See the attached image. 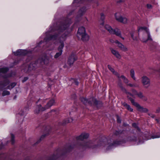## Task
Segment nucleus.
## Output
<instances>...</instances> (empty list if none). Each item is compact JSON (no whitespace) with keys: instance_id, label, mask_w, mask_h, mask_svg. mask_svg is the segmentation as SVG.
Listing matches in <instances>:
<instances>
[{"instance_id":"1","label":"nucleus","mask_w":160,"mask_h":160,"mask_svg":"<svg viewBox=\"0 0 160 160\" xmlns=\"http://www.w3.org/2000/svg\"><path fill=\"white\" fill-rule=\"evenodd\" d=\"M121 144L120 141L111 140V139H108L102 137L101 139H97L95 141L84 142L80 145L81 147L83 149L87 148L97 149L105 147L107 149H109L113 147Z\"/></svg>"},{"instance_id":"2","label":"nucleus","mask_w":160,"mask_h":160,"mask_svg":"<svg viewBox=\"0 0 160 160\" xmlns=\"http://www.w3.org/2000/svg\"><path fill=\"white\" fill-rule=\"evenodd\" d=\"M77 36L84 42L88 41L89 39V36L86 33L85 28L83 27H81L78 28Z\"/></svg>"},{"instance_id":"3","label":"nucleus","mask_w":160,"mask_h":160,"mask_svg":"<svg viewBox=\"0 0 160 160\" xmlns=\"http://www.w3.org/2000/svg\"><path fill=\"white\" fill-rule=\"evenodd\" d=\"M66 36V34H63L59 38L58 40L60 44L58 48L59 52H57L55 55L54 57L55 58H58L62 54V49L64 46V41L65 40Z\"/></svg>"},{"instance_id":"4","label":"nucleus","mask_w":160,"mask_h":160,"mask_svg":"<svg viewBox=\"0 0 160 160\" xmlns=\"http://www.w3.org/2000/svg\"><path fill=\"white\" fill-rule=\"evenodd\" d=\"M81 101L84 104H86L88 103L90 104H94L96 105L97 107L101 106L102 105V102H98L95 98H90L88 100L86 98L83 97H82L80 98Z\"/></svg>"},{"instance_id":"5","label":"nucleus","mask_w":160,"mask_h":160,"mask_svg":"<svg viewBox=\"0 0 160 160\" xmlns=\"http://www.w3.org/2000/svg\"><path fill=\"white\" fill-rule=\"evenodd\" d=\"M54 102V100L51 99L47 103L45 107H42L40 104L38 105L36 107V109L34 111L35 113L38 114L40 112H42L45 110L52 106Z\"/></svg>"},{"instance_id":"6","label":"nucleus","mask_w":160,"mask_h":160,"mask_svg":"<svg viewBox=\"0 0 160 160\" xmlns=\"http://www.w3.org/2000/svg\"><path fill=\"white\" fill-rule=\"evenodd\" d=\"M105 28L111 34H115L116 36L122 38L123 40H124V38L122 37L121 31L119 29L116 28L113 29L110 25L108 24H106L105 25Z\"/></svg>"},{"instance_id":"7","label":"nucleus","mask_w":160,"mask_h":160,"mask_svg":"<svg viewBox=\"0 0 160 160\" xmlns=\"http://www.w3.org/2000/svg\"><path fill=\"white\" fill-rule=\"evenodd\" d=\"M128 98L132 104L136 107L137 108V110L138 111L141 112L146 113L148 112V109L146 108H144L142 107L140 105L136 102L135 101L134 99L132 98H129V96H128Z\"/></svg>"},{"instance_id":"8","label":"nucleus","mask_w":160,"mask_h":160,"mask_svg":"<svg viewBox=\"0 0 160 160\" xmlns=\"http://www.w3.org/2000/svg\"><path fill=\"white\" fill-rule=\"evenodd\" d=\"M116 19L118 22L126 24L128 22V19L125 17H122L119 13H116L115 15Z\"/></svg>"},{"instance_id":"9","label":"nucleus","mask_w":160,"mask_h":160,"mask_svg":"<svg viewBox=\"0 0 160 160\" xmlns=\"http://www.w3.org/2000/svg\"><path fill=\"white\" fill-rule=\"evenodd\" d=\"M141 82L145 88H148L150 85V79L146 76H143L141 77Z\"/></svg>"},{"instance_id":"10","label":"nucleus","mask_w":160,"mask_h":160,"mask_svg":"<svg viewBox=\"0 0 160 160\" xmlns=\"http://www.w3.org/2000/svg\"><path fill=\"white\" fill-rule=\"evenodd\" d=\"M138 32H142L143 33H144V35H147L148 36V39H151V37L150 35L148 29L145 27H139L138 28Z\"/></svg>"},{"instance_id":"11","label":"nucleus","mask_w":160,"mask_h":160,"mask_svg":"<svg viewBox=\"0 0 160 160\" xmlns=\"http://www.w3.org/2000/svg\"><path fill=\"white\" fill-rule=\"evenodd\" d=\"M89 136V135L88 133H84L81 134L79 136L76 137V139L77 140L83 141L85 139L88 138Z\"/></svg>"},{"instance_id":"12","label":"nucleus","mask_w":160,"mask_h":160,"mask_svg":"<svg viewBox=\"0 0 160 160\" xmlns=\"http://www.w3.org/2000/svg\"><path fill=\"white\" fill-rule=\"evenodd\" d=\"M115 42L117 44V46L121 50L124 52H126L128 50L127 48L118 41L116 40Z\"/></svg>"},{"instance_id":"13","label":"nucleus","mask_w":160,"mask_h":160,"mask_svg":"<svg viewBox=\"0 0 160 160\" xmlns=\"http://www.w3.org/2000/svg\"><path fill=\"white\" fill-rule=\"evenodd\" d=\"M77 60V58L74 55H71L69 57L68 61V63L70 65H72L74 62Z\"/></svg>"},{"instance_id":"14","label":"nucleus","mask_w":160,"mask_h":160,"mask_svg":"<svg viewBox=\"0 0 160 160\" xmlns=\"http://www.w3.org/2000/svg\"><path fill=\"white\" fill-rule=\"evenodd\" d=\"M27 53V51L26 50L19 49L15 52L14 54L16 56L25 55Z\"/></svg>"},{"instance_id":"15","label":"nucleus","mask_w":160,"mask_h":160,"mask_svg":"<svg viewBox=\"0 0 160 160\" xmlns=\"http://www.w3.org/2000/svg\"><path fill=\"white\" fill-rule=\"evenodd\" d=\"M118 86L119 87L121 88L122 90L127 95V96L128 94L130 95L131 96H133V95L130 92H128L127 90L123 87L122 83L121 82H120L118 84Z\"/></svg>"},{"instance_id":"16","label":"nucleus","mask_w":160,"mask_h":160,"mask_svg":"<svg viewBox=\"0 0 160 160\" xmlns=\"http://www.w3.org/2000/svg\"><path fill=\"white\" fill-rule=\"evenodd\" d=\"M110 50L112 53L117 58L120 59L121 58V56L118 52L112 48H111Z\"/></svg>"},{"instance_id":"17","label":"nucleus","mask_w":160,"mask_h":160,"mask_svg":"<svg viewBox=\"0 0 160 160\" xmlns=\"http://www.w3.org/2000/svg\"><path fill=\"white\" fill-rule=\"evenodd\" d=\"M137 96L139 98L144 101H146L147 100V98L146 96H144L143 95V93L141 92H138Z\"/></svg>"},{"instance_id":"18","label":"nucleus","mask_w":160,"mask_h":160,"mask_svg":"<svg viewBox=\"0 0 160 160\" xmlns=\"http://www.w3.org/2000/svg\"><path fill=\"white\" fill-rule=\"evenodd\" d=\"M69 24H62L59 27L58 30L59 31L62 32L63 30H65L68 27H69Z\"/></svg>"},{"instance_id":"19","label":"nucleus","mask_w":160,"mask_h":160,"mask_svg":"<svg viewBox=\"0 0 160 160\" xmlns=\"http://www.w3.org/2000/svg\"><path fill=\"white\" fill-rule=\"evenodd\" d=\"M148 36L147 35H144V33H143V35L142 37V38L141 41L143 42H146L148 40L152 41V39L151 38V39H148Z\"/></svg>"},{"instance_id":"20","label":"nucleus","mask_w":160,"mask_h":160,"mask_svg":"<svg viewBox=\"0 0 160 160\" xmlns=\"http://www.w3.org/2000/svg\"><path fill=\"white\" fill-rule=\"evenodd\" d=\"M8 70V68H0V75L1 73L4 74L7 72Z\"/></svg>"},{"instance_id":"21","label":"nucleus","mask_w":160,"mask_h":160,"mask_svg":"<svg viewBox=\"0 0 160 160\" xmlns=\"http://www.w3.org/2000/svg\"><path fill=\"white\" fill-rule=\"evenodd\" d=\"M123 106L129 111L131 112H132L133 111V109L132 108L131 106L126 103H124L123 104Z\"/></svg>"},{"instance_id":"22","label":"nucleus","mask_w":160,"mask_h":160,"mask_svg":"<svg viewBox=\"0 0 160 160\" xmlns=\"http://www.w3.org/2000/svg\"><path fill=\"white\" fill-rule=\"evenodd\" d=\"M16 83L15 82L11 83L10 85L7 87V89L11 90L14 87L16 86Z\"/></svg>"},{"instance_id":"23","label":"nucleus","mask_w":160,"mask_h":160,"mask_svg":"<svg viewBox=\"0 0 160 160\" xmlns=\"http://www.w3.org/2000/svg\"><path fill=\"white\" fill-rule=\"evenodd\" d=\"M130 75L131 77L135 80H136V78L135 76V72L133 69H132L130 70Z\"/></svg>"},{"instance_id":"24","label":"nucleus","mask_w":160,"mask_h":160,"mask_svg":"<svg viewBox=\"0 0 160 160\" xmlns=\"http://www.w3.org/2000/svg\"><path fill=\"white\" fill-rule=\"evenodd\" d=\"M131 91H132V93H133V94H132V95H133V96H131L130 95L128 94V95L129 98H131L130 97H129V96H132L133 97H134V95H137V94H138V92L135 89H132Z\"/></svg>"},{"instance_id":"25","label":"nucleus","mask_w":160,"mask_h":160,"mask_svg":"<svg viewBox=\"0 0 160 160\" xmlns=\"http://www.w3.org/2000/svg\"><path fill=\"white\" fill-rule=\"evenodd\" d=\"M123 80V82L126 83H128L129 82L128 79L124 76L122 75L120 77Z\"/></svg>"},{"instance_id":"26","label":"nucleus","mask_w":160,"mask_h":160,"mask_svg":"<svg viewBox=\"0 0 160 160\" xmlns=\"http://www.w3.org/2000/svg\"><path fill=\"white\" fill-rule=\"evenodd\" d=\"M10 94V92L8 91L5 90L3 91L2 93V95L4 96L6 95H9Z\"/></svg>"},{"instance_id":"27","label":"nucleus","mask_w":160,"mask_h":160,"mask_svg":"<svg viewBox=\"0 0 160 160\" xmlns=\"http://www.w3.org/2000/svg\"><path fill=\"white\" fill-rule=\"evenodd\" d=\"M84 10L85 8H83L79 11L78 13L80 14V16H82L83 14V13L85 12V11Z\"/></svg>"},{"instance_id":"28","label":"nucleus","mask_w":160,"mask_h":160,"mask_svg":"<svg viewBox=\"0 0 160 160\" xmlns=\"http://www.w3.org/2000/svg\"><path fill=\"white\" fill-rule=\"evenodd\" d=\"M127 86H128L132 87H138L139 86L136 83H134L133 84L129 83L127 84Z\"/></svg>"},{"instance_id":"29","label":"nucleus","mask_w":160,"mask_h":160,"mask_svg":"<svg viewBox=\"0 0 160 160\" xmlns=\"http://www.w3.org/2000/svg\"><path fill=\"white\" fill-rule=\"evenodd\" d=\"M57 36L56 35H54L50 36V38H49V39L51 40H55L57 39Z\"/></svg>"},{"instance_id":"30","label":"nucleus","mask_w":160,"mask_h":160,"mask_svg":"<svg viewBox=\"0 0 160 160\" xmlns=\"http://www.w3.org/2000/svg\"><path fill=\"white\" fill-rule=\"evenodd\" d=\"M44 63L45 64H48L49 63V60L47 58H45L43 60Z\"/></svg>"},{"instance_id":"31","label":"nucleus","mask_w":160,"mask_h":160,"mask_svg":"<svg viewBox=\"0 0 160 160\" xmlns=\"http://www.w3.org/2000/svg\"><path fill=\"white\" fill-rule=\"evenodd\" d=\"M105 18V16L103 13H101V19L102 20V22L101 23L102 25H103V20Z\"/></svg>"},{"instance_id":"32","label":"nucleus","mask_w":160,"mask_h":160,"mask_svg":"<svg viewBox=\"0 0 160 160\" xmlns=\"http://www.w3.org/2000/svg\"><path fill=\"white\" fill-rule=\"evenodd\" d=\"M7 82V81L6 80H4L3 82H1L0 83V86H6L7 85L6 83Z\"/></svg>"},{"instance_id":"33","label":"nucleus","mask_w":160,"mask_h":160,"mask_svg":"<svg viewBox=\"0 0 160 160\" xmlns=\"http://www.w3.org/2000/svg\"><path fill=\"white\" fill-rule=\"evenodd\" d=\"M108 68L113 73H114L115 71L114 69L111 67L110 65H108Z\"/></svg>"},{"instance_id":"34","label":"nucleus","mask_w":160,"mask_h":160,"mask_svg":"<svg viewBox=\"0 0 160 160\" xmlns=\"http://www.w3.org/2000/svg\"><path fill=\"white\" fill-rule=\"evenodd\" d=\"M11 141L12 142V144H13L14 142V135L12 134H11Z\"/></svg>"},{"instance_id":"35","label":"nucleus","mask_w":160,"mask_h":160,"mask_svg":"<svg viewBox=\"0 0 160 160\" xmlns=\"http://www.w3.org/2000/svg\"><path fill=\"white\" fill-rule=\"evenodd\" d=\"M72 121L73 120L72 118H68L67 120H66V123L72 122Z\"/></svg>"},{"instance_id":"36","label":"nucleus","mask_w":160,"mask_h":160,"mask_svg":"<svg viewBox=\"0 0 160 160\" xmlns=\"http://www.w3.org/2000/svg\"><path fill=\"white\" fill-rule=\"evenodd\" d=\"M160 137V136L158 135H154L152 136V139H154L155 138H159Z\"/></svg>"},{"instance_id":"37","label":"nucleus","mask_w":160,"mask_h":160,"mask_svg":"<svg viewBox=\"0 0 160 160\" xmlns=\"http://www.w3.org/2000/svg\"><path fill=\"white\" fill-rule=\"evenodd\" d=\"M132 126L134 127H135V128H137V129L138 130H139V128H138L137 124L136 123H132Z\"/></svg>"},{"instance_id":"38","label":"nucleus","mask_w":160,"mask_h":160,"mask_svg":"<svg viewBox=\"0 0 160 160\" xmlns=\"http://www.w3.org/2000/svg\"><path fill=\"white\" fill-rule=\"evenodd\" d=\"M117 122L118 123H121V120L118 116H117Z\"/></svg>"},{"instance_id":"39","label":"nucleus","mask_w":160,"mask_h":160,"mask_svg":"<svg viewBox=\"0 0 160 160\" xmlns=\"http://www.w3.org/2000/svg\"><path fill=\"white\" fill-rule=\"evenodd\" d=\"M113 73L118 78H120L119 74L118 72H114Z\"/></svg>"},{"instance_id":"40","label":"nucleus","mask_w":160,"mask_h":160,"mask_svg":"<svg viewBox=\"0 0 160 160\" xmlns=\"http://www.w3.org/2000/svg\"><path fill=\"white\" fill-rule=\"evenodd\" d=\"M147 8L148 9H151L152 7V5L150 4H147Z\"/></svg>"},{"instance_id":"41","label":"nucleus","mask_w":160,"mask_h":160,"mask_svg":"<svg viewBox=\"0 0 160 160\" xmlns=\"http://www.w3.org/2000/svg\"><path fill=\"white\" fill-rule=\"evenodd\" d=\"M28 79V77H25L24 79L22 80V82H24L26 81Z\"/></svg>"},{"instance_id":"42","label":"nucleus","mask_w":160,"mask_h":160,"mask_svg":"<svg viewBox=\"0 0 160 160\" xmlns=\"http://www.w3.org/2000/svg\"><path fill=\"white\" fill-rule=\"evenodd\" d=\"M119 134V132H118V131H116L114 133V134H113V136H114L115 135H118Z\"/></svg>"},{"instance_id":"43","label":"nucleus","mask_w":160,"mask_h":160,"mask_svg":"<svg viewBox=\"0 0 160 160\" xmlns=\"http://www.w3.org/2000/svg\"><path fill=\"white\" fill-rule=\"evenodd\" d=\"M45 135H43L41 136L40 138V140H41L42 139H43L45 137Z\"/></svg>"},{"instance_id":"44","label":"nucleus","mask_w":160,"mask_h":160,"mask_svg":"<svg viewBox=\"0 0 160 160\" xmlns=\"http://www.w3.org/2000/svg\"><path fill=\"white\" fill-rule=\"evenodd\" d=\"M131 37L133 39H134V36H133V34L132 33H131Z\"/></svg>"},{"instance_id":"45","label":"nucleus","mask_w":160,"mask_h":160,"mask_svg":"<svg viewBox=\"0 0 160 160\" xmlns=\"http://www.w3.org/2000/svg\"><path fill=\"white\" fill-rule=\"evenodd\" d=\"M150 116L152 118H154L155 117V115H151Z\"/></svg>"},{"instance_id":"46","label":"nucleus","mask_w":160,"mask_h":160,"mask_svg":"<svg viewBox=\"0 0 160 160\" xmlns=\"http://www.w3.org/2000/svg\"><path fill=\"white\" fill-rule=\"evenodd\" d=\"M109 41L112 43H113V40L112 39H110Z\"/></svg>"},{"instance_id":"47","label":"nucleus","mask_w":160,"mask_h":160,"mask_svg":"<svg viewBox=\"0 0 160 160\" xmlns=\"http://www.w3.org/2000/svg\"><path fill=\"white\" fill-rule=\"evenodd\" d=\"M124 1L123 0H120L118 2H123Z\"/></svg>"},{"instance_id":"48","label":"nucleus","mask_w":160,"mask_h":160,"mask_svg":"<svg viewBox=\"0 0 160 160\" xmlns=\"http://www.w3.org/2000/svg\"><path fill=\"white\" fill-rule=\"evenodd\" d=\"M75 84H76V85H78V82H75Z\"/></svg>"},{"instance_id":"49","label":"nucleus","mask_w":160,"mask_h":160,"mask_svg":"<svg viewBox=\"0 0 160 160\" xmlns=\"http://www.w3.org/2000/svg\"><path fill=\"white\" fill-rule=\"evenodd\" d=\"M55 159V158L54 157H53L52 159L53 160V159Z\"/></svg>"},{"instance_id":"50","label":"nucleus","mask_w":160,"mask_h":160,"mask_svg":"<svg viewBox=\"0 0 160 160\" xmlns=\"http://www.w3.org/2000/svg\"><path fill=\"white\" fill-rule=\"evenodd\" d=\"M156 120L158 122V120L157 119H156Z\"/></svg>"}]
</instances>
